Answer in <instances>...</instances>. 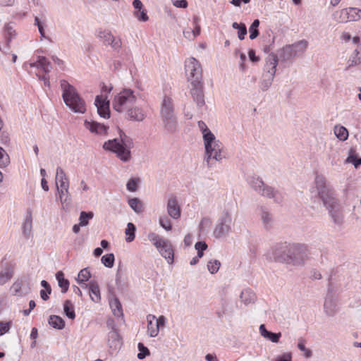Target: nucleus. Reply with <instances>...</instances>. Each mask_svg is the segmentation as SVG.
<instances>
[{
  "instance_id": "obj_33",
  "label": "nucleus",
  "mask_w": 361,
  "mask_h": 361,
  "mask_svg": "<svg viewBox=\"0 0 361 361\" xmlns=\"http://www.w3.org/2000/svg\"><path fill=\"white\" fill-rule=\"evenodd\" d=\"M49 324L54 329H63L65 326L64 320L59 316L51 315L49 319Z\"/></svg>"
},
{
  "instance_id": "obj_59",
  "label": "nucleus",
  "mask_w": 361,
  "mask_h": 361,
  "mask_svg": "<svg viewBox=\"0 0 361 361\" xmlns=\"http://www.w3.org/2000/svg\"><path fill=\"white\" fill-rule=\"evenodd\" d=\"M210 224H211V220L209 218H207V217L202 218L200 223V225H199L200 229L201 231H202L205 228L209 226Z\"/></svg>"
},
{
  "instance_id": "obj_11",
  "label": "nucleus",
  "mask_w": 361,
  "mask_h": 361,
  "mask_svg": "<svg viewBox=\"0 0 361 361\" xmlns=\"http://www.w3.org/2000/svg\"><path fill=\"white\" fill-rule=\"evenodd\" d=\"M308 42L305 39L296 42L294 44L285 46L281 51L280 56L283 61L302 55L307 49Z\"/></svg>"
},
{
  "instance_id": "obj_7",
  "label": "nucleus",
  "mask_w": 361,
  "mask_h": 361,
  "mask_svg": "<svg viewBox=\"0 0 361 361\" xmlns=\"http://www.w3.org/2000/svg\"><path fill=\"white\" fill-rule=\"evenodd\" d=\"M277 65V56L274 54H269L266 60L263 73L259 82V87L262 91H267L271 86L276 75Z\"/></svg>"
},
{
  "instance_id": "obj_54",
  "label": "nucleus",
  "mask_w": 361,
  "mask_h": 361,
  "mask_svg": "<svg viewBox=\"0 0 361 361\" xmlns=\"http://www.w3.org/2000/svg\"><path fill=\"white\" fill-rule=\"evenodd\" d=\"M159 224L166 231L171 230V220L167 216H161L159 218Z\"/></svg>"
},
{
  "instance_id": "obj_6",
  "label": "nucleus",
  "mask_w": 361,
  "mask_h": 361,
  "mask_svg": "<svg viewBox=\"0 0 361 361\" xmlns=\"http://www.w3.org/2000/svg\"><path fill=\"white\" fill-rule=\"evenodd\" d=\"M139 93L130 88H125L114 98L112 106L115 111L121 113L126 111L130 106L137 104Z\"/></svg>"
},
{
  "instance_id": "obj_26",
  "label": "nucleus",
  "mask_w": 361,
  "mask_h": 361,
  "mask_svg": "<svg viewBox=\"0 0 361 361\" xmlns=\"http://www.w3.org/2000/svg\"><path fill=\"white\" fill-rule=\"evenodd\" d=\"M156 317L153 314L147 316V331L150 337H156L159 331V328L155 322Z\"/></svg>"
},
{
  "instance_id": "obj_3",
  "label": "nucleus",
  "mask_w": 361,
  "mask_h": 361,
  "mask_svg": "<svg viewBox=\"0 0 361 361\" xmlns=\"http://www.w3.org/2000/svg\"><path fill=\"white\" fill-rule=\"evenodd\" d=\"M204 146V161L209 168L214 166V161L221 162L225 156L224 154V145L214 135L206 136L203 139Z\"/></svg>"
},
{
  "instance_id": "obj_63",
  "label": "nucleus",
  "mask_w": 361,
  "mask_h": 361,
  "mask_svg": "<svg viewBox=\"0 0 361 361\" xmlns=\"http://www.w3.org/2000/svg\"><path fill=\"white\" fill-rule=\"evenodd\" d=\"M155 322L158 327L160 329L161 327H163L165 325L166 317L163 315L160 316L159 318L156 317Z\"/></svg>"
},
{
  "instance_id": "obj_43",
  "label": "nucleus",
  "mask_w": 361,
  "mask_h": 361,
  "mask_svg": "<svg viewBox=\"0 0 361 361\" xmlns=\"http://www.w3.org/2000/svg\"><path fill=\"white\" fill-rule=\"evenodd\" d=\"M147 237L156 248L161 246V245L166 240V239H164L155 233H149Z\"/></svg>"
},
{
  "instance_id": "obj_35",
  "label": "nucleus",
  "mask_w": 361,
  "mask_h": 361,
  "mask_svg": "<svg viewBox=\"0 0 361 361\" xmlns=\"http://www.w3.org/2000/svg\"><path fill=\"white\" fill-rule=\"evenodd\" d=\"M345 163L353 164L355 169L361 165V158H358L355 151L353 149L349 150L348 157L345 159Z\"/></svg>"
},
{
  "instance_id": "obj_18",
  "label": "nucleus",
  "mask_w": 361,
  "mask_h": 361,
  "mask_svg": "<svg viewBox=\"0 0 361 361\" xmlns=\"http://www.w3.org/2000/svg\"><path fill=\"white\" fill-rule=\"evenodd\" d=\"M161 255L164 257L169 264L173 262V249L171 242L166 240L159 247H157Z\"/></svg>"
},
{
  "instance_id": "obj_29",
  "label": "nucleus",
  "mask_w": 361,
  "mask_h": 361,
  "mask_svg": "<svg viewBox=\"0 0 361 361\" xmlns=\"http://www.w3.org/2000/svg\"><path fill=\"white\" fill-rule=\"evenodd\" d=\"M240 298L245 305H249L255 302L256 296L255 293L250 289H245L241 292Z\"/></svg>"
},
{
  "instance_id": "obj_37",
  "label": "nucleus",
  "mask_w": 361,
  "mask_h": 361,
  "mask_svg": "<svg viewBox=\"0 0 361 361\" xmlns=\"http://www.w3.org/2000/svg\"><path fill=\"white\" fill-rule=\"evenodd\" d=\"M334 133L338 139L341 141H345L348 139V130L341 126H336L334 127Z\"/></svg>"
},
{
  "instance_id": "obj_8",
  "label": "nucleus",
  "mask_w": 361,
  "mask_h": 361,
  "mask_svg": "<svg viewBox=\"0 0 361 361\" xmlns=\"http://www.w3.org/2000/svg\"><path fill=\"white\" fill-rule=\"evenodd\" d=\"M309 257V250L304 244H289L286 263L293 266H302Z\"/></svg>"
},
{
  "instance_id": "obj_15",
  "label": "nucleus",
  "mask_w": 361,
  "mask_h": 361,
  "mask_svg": "<svg viewBox=\"0 0 361 361\" xmlns=\"http://www.w3.org/2000/svg\"><path fill=\"white\" fill-rule=\"evenodd\" d=\"M126 118L132 121H143L147 116V111L142 106L135 104L124 111Z\"/></svg>"
},
{
  "instance_id": "obj_53",
  "label": "nucleus",
  "mask_w": 361,
  "mask_h": 361,
  "mask_svg": "<svg viewBox=\"0 0 361 361\" xmlns=\"http://www.w3.org/2000/svg\"><path fill=\"white\" fill-rule=\"evenodd\" d=\"M298 348H299L300 350L305 353V356L306 357H310L312 355V352L307 348H306L305 345V341L303 338H300L298 339Z\"/></svg>"
},
{
  "instance_id": "obj_21",
  "label": "nucleus",
  "mask_w": 361,
  "mask_h": 361,
  "mask_svg": "<svg viewBox=\"0 0 361 361\" xmlns=\"http://www.w3.org/2000/svg\"><path fill=\"white\" fill-rule=\"evenodd\" d=\"M167 212L169 215L174 219L180 218V208L176 197H171L169 199L167 202Z\"/></svg>"
},
{
  "instance_id": "obj_51",
  "label": "nucleus",
  "mask_w": 361,
  "mask_h": 361,
  "mask_svg": "<svg viewBox=\"0 0 361 361\" xmlns=\"http://www.w3.org/2000/svg\"><path fill=\"white\" fill-rule=\"evenodd\" d=\"M138 350L140 352L137 354V358L140 360H142L145 358L146 356L149 355V349L147 347H145L142 343H138Z\"/></svg>"
},
{
  "instance_id": "obj_1",
  "label": "nucleus",
  "mask_w": 361,
  "mask_h": 361,
  "mask_svg": "<svg viewBox=\"0 0 361 361\" xmlns=\"http://www.w3.org/2000/svg\"><path fill=\"white\" fill-rule=\"evenodd\" d=\"M312 195L317 196L328 209L334 224L341 225L343 221V215L338 207V201L335 197L333 189L327 183L326 178L317 174L315 176L314 185L310 188Z\"/></svg>"
},
{
  "instance_id": "obj_36",
  "label": "nucleus",
  "mask_w": 361,
  "mask_h": 361,
  "mask_svg": "<svg viewBox=\"0 0 361 361\" xmlns=\"http://www.w3.org/2000/svg\"><path fill=\"white\" fill-rule=\"evenodd\" d=\"M56 190L59 194V197L62 204L71 201V194L69 192V188H59L56 187Z\"/></svg>"
},
{
  "instance_id": "obj_64",
  "label": "nucleus",
  "mask_w": 361,
  "mask_h": 361,
  "mask_svg": "<svg viewBox=\"0 0 361 361\" xmlns=\"http://www.w3.org/2000/svg\"><path fill=\"white\" fill-rule=\"evenodd\" d=\"M311 276L310 277L314 279V280H319L320 279H322V274H320V272L319 271H317V269H312L311 271Z\"/></svg>"
},
{
  "instance_id": "obj_56",
  "label": "nucleus",
  "mask_w": 361,
  "mask_h": 361,
  "mask_svg": "<svg viewBox=\"0 0 361 361\" xmlns=\"http://www.w3.org/2000/svg\"><path fill=\"white\" fill-rule=\"evenodd\" d=\"M23 286V281H16L11 286V290L16 295H22V289Z\"/></svg>"
},
{
  "instance_id": "obj_48",
  "label": "nucleus",
  "mask_w": 361,
  "mask_h": 361,
  "mask_svg": "<svg viewBox=\"0 0 361 361\" xmlns=\"http://www.w3.org/2000/svg\"><path fill=\"white\" fill-rule=\"evenodd\" d=\"M92 217H93V213L92 212H82L80 213V218H79L80 225H81V226H87L88 224V221L90 219H92Z\"/></svg>"
},
{
  "instance_id": "obj_17",
  "label": "nucleus",
  "mask_w": 361,
  "mask_h": 361,
  "mask_svg": "<svg viewBox=\"0 0 361 361\" xmlns=\"http://www.w3.org/2000/svg\"><path fill=\"white\" fill-rule=\"evenodd\" d=\"M84 126L92 133H94L98 135H106L107 130L109 129L108 126L94 121L85 120L84 122Z\"/></svg>"
},
{
  "instance_id": "obj_46",
  "label": "nucleus",
  "mask_w": 361,
  "mask_h": 361,
  "mask_svg": "<svg viewBox=\"0 0 361 361\" xmlns=\"http://www.w3.org/2000/svg\"><path fill=\"white\" fill-rule=\"evenodd\" d=\"M114 255L112 253L106 254L102 256L101 261L102 263L108 268H111L114 264Z\"/></svg>"
},
{
  "instance_id": "obj_20",
  "label": "nucleus",
  "mask_w": 361,
  "mask_h": 361,
  "mask_svg": "<svg viewBox=\"0 0 361 361\" xmlns=\"http://www.w3.org/2000/svg\"><path fill=\"white\" fill-rule=\"evenodd\" d=\"M31 68H37L48 73L52 69L51 63L45 56H37L36 60L30 63Z\"/></svg>"
},
{
  "instance_id": "obj_16",
  "label": "nucleus",
  "mask_w": 361,
  "mask_h": 361,
  "mask_svg": "<svg viewBox=\"0 0 361 361\" xmlns=\"http://www.w3.org/2000/svg\"><path fill=\"white\" fill-rule=\"evenodd\" d=\"M94 103L97 109V112L101 117L104 118L110 117L109 101L106 100V97L97 95Z\"/></svg>"
},
{
  "instance_id": "obj_45",
  "label": "nucleus",
  "mask_w": 361,
  "mask_h": 361,
  "mask_svg": "<svg viewBox=\"0 0 361 361\" xmlns=\"http://www.w3.org/2000/svg\"><path fill=\"white\" fill-rule=\"evenodd\" d=\"M13 276V271L10 268H7L0 272V285L5 284Z\"/></svg>"
},
{
  "instance_id": "obj_24",
  "label": "nucleus",
  "mask_w": 361,
  "mask_h": 361,
  "mask_svg": "<svg viewBox=\"0 0 361 361\" xmlns=\"http://www.w3.org/2000/svg\"><path fill=\"white\" fill-rule=\"evenodd\" d=\"M56 186L59 188H69V180L64 170L58 166L56 169Z\"/></svg>"
},
{
  "instance_id": "obj_12",
  "label": "nucleus",
  "mask_w": 361,
  "mask_h": 361,
  "mask_svg": "<svg viewBox=\"0 0 361 361\" xmlns=\"http://www.w3.org/2000/svg\"><path fill=\"white\" fill-rule=\"evenodd\" d=\"M107 326L111 329L108 333L107 345L111 353H116L122 345V338L115 329V324L113 320H109Z\"/></svg>"
},
{
  "instance_id": "obj_32",
  "label": "nucleus",
  "mask_w": 361,
  "mask_h": 361,
  "mask_svg": "<svg viewBox=\"0 0 361 361\" xmlns=\"http://www.w3.org/2000/svg\"><path fill=\"white\" fill-rule=\"evenodd\" d=\"M56 278L58 281L59 286L61 288L63 293H66L69 288V281L68 279L64 278V274L61 271H58L56 274Z\"/></svg>"
},
{
  "instance_id": "obj_58",
  "label": "nucleus",
  "mask_w": 361,
  "mask_h": 361,
  "mask_svg": "<svg viewBox=\"0 0 361 361\" xmlns=\"http://www.w3.org/2000/svg\"><path fill=\"white\" fill-rule=\"evenodd\" d=\"M193 20H194L195 28L192 31V35L193 36V38H195L197 36L200 35L201 27H200V25L198 24L199 18L197 17H195Z\"/></svg>"
},
{
  "instance_id": "obj_13",
  "label": "nucleus",
  "mask_w": 361,
  "mask_h": 361,
  "mask_svg": "<svg viewBox=\"0 0 361 361\" xmlns=\"http://www.w3.org/2000/svg\"><path fill=\"white\" fill-rule=\"evenodd\" d=\"M97 37L100 39L105 44L110 45L115 51H118L121 47V40L120 38L114 37L111 31L106 30H98Z\"/></svg>"
},
{
  "instance_id": "obj_14",
  "label": "nucleus",
  "mask_w": 361,
  "mask_h": 361,
  "mask_svg": "<svg viewBox=\"0 0 361 361\" xmlns=\"http://www.w3.org/2000/svg\"><path fill=\"white\" fill-rule=\"evenodd\" d=\"M288 247H289V244L286 243L275 245L269 251V255H271L269 258L276 262L286 263Z\"/></svg>"
},
{
  "instance_id": "obj_52",
  "label": "nucleus",
  "mask_w": 361,
  "mask_h": 361,
  "mask_svg": "<svg viewBox=\"0 0 361 361\" xmlns=\"http://www.w3.org/2000/svg\"><path fill=\"white\" fill-rule=\"evenodd\" d=\"M31 228H32V219L30 216H28L25 219L23 226V233L25 234V235H26V236L30 235V232H31Z\"/></svg>"
},
{
  "instance_id": "obj_49",
  "label": "nucleus",
  "mask_w": 361,
  "mask_h": 361,
  "mask_svg": "<svg viewBox=\"0 0 361 361\" xmlns=\"http://www.w3.org/2000/svg\"><path fill=\"white\" fill-rule=\"evenodd\" d=\"M198 128H200L202 134V138L204 139L206 136L209 135H214V133L207 128V125L202 121H200L198 122Z\"/></svg>"
},
{
  "instance_id": "obj_10",
  "label": "nucleus",
  "mask_w": 361,
  "mask_h": 361,
  "mask_svg": "<svg viewBox=\"0 0 361 361\" xmlns=\"http://www.w3.org/2000/svg\"><path fill=\"white\" fill-rule=\"evenodd\" d=\"M232 215L228 209H225L221 214L213 231L216 238H225L231 232Z\"/></svg>"
},
{
  "instance_id": "obj_27",
  "label": "nucleus",
  "mask_w": 361,
  "mask_h": 361,
  "mask_svg": "<svg viewBox=\"0 0 361 361\" xmlns=\"http://www.w3.org/2000/svg\"><path fill=\"white\" fill-rule=\"evenodd\" d=\"M259 333L264 338L271 341L273 343H278L280 337L281 336V334L279 333H273L267 330L264 324H261L259 328Z\"/></svg>"
},
{
  "instance_id": "obj_31",
  "label": "nucleus",
  "mask_w": 361,
  "mask_h": 361,
  "mask_svg": "<svg viewBox=\"0 0 361 361\" xmlns=\"http://www.w3.org/2000/svg\"><path fill=\"white\" fill-rule=\"evenodd\" d=\"M109 305L114 316L120 317L123 316L122 305L117 298H114L109 301Z\"/></svg>"
},
{
  "instance_id": "obj_44",
  "label": "nucleus",
  "mask_w": 361,
  "mask_h": 361,
  "mask_svg": "<svg viewBox=\"0 0 361 361\" xmlns=\"http://www.w3.org/2000/svg\"><path fill=\"white\" fill-rule=\"evenodd\" d=\"M259 25V20H255L249 27L250 39H254L259 35L258 27Z\"/></svg>"
},
{
  "instance_id": "obj_5",
  "label": "nucleus",
  "mask_w": 361,
  "mask_h": 361,
  "mask_svg": "<svg viewBox=\"0 0 361 361\" xmlns=\"http://www.w3.org/2000/svg\"><path fill=\"white\" fill-rule=\"evenodd\" d=\"M133 147L132 140L124 135H121V139L115 138L105 142L103 148L116 154L118 158L124 162H128L131 159L130 149Z\"/></svg>"
},
{
  "instance_id": "obj_61",
  "label": "nucleus",
  "mask_w": 361,
  "mask_h": 361,
  "mask_svg": "<svg viewBox=\"0 0 361 361\" xmlns=\"http://www.w3.org/2000/svg\"><path fill=\"white\" fill-rule=\"evenodd\" d=\"M276 361H292V355L290 353H285L279 356Z\"/></svg>"
},
{
  "instance_id": "obj_38",
  "label": "nucleus",
  "mask_w": 361,
  "mask_h": 361,
  "mask_svg": "<svg viewBox=\"0 0 361 361\" xmlns=\"http://www.w3.org/2000/svg\"><path fill=\"white\" fill-rule=\"evenodd\" d=\"M348 21H357L361 18V10L357 8H348Z\"/></svg>"
},
{
  "instance_id": "obj_41",
  "label": "nucleus",
  "mask_w": 361,
  "mask_h": 361,
  "mask_svg": "<svg viewBox=\"0 0 361 361\" xmlns=\"http://www.w3.org/2000/svg\"><path fill=\"white\" fill-rule=\"evenodd\" d=\"M135 229H136L135 226L133 223L129 222L127 224V228L125 231V233L126 235V242L130 243L133 240H134L135 237Z\"/></svg>"
},
{
  "instance_id": "obj_28",
  "label": "nucleus",
  "mask_w": 361,
  "mask_h": 361,
  "mask_svg": "<svg viewBox=\"0 0 361 361\" xmlns=\"http://www.w3.org/2000/svg\"><path fill=\"white\" fill-rule=\"evenodd\" d=\"M164 130L166 133H174L178 130V118H171L161 121Z\"/></svg>"
},
{
  "instance_id": "obj_30",
  "label": "nucleus",
  "mask_w": 361,
  "mask_h": 361,
  "mask_svg": "<svg viewBox=\"0 0 361 361\" xmlns=\"http://www.w3.org/2000/svg\"><path fill=\"white\" fill-rule=\"evenodd\" d=\"M174 112L172 99L169 97H164L161 104L160 115Z\"/></svg>"
},
{
  "instance_id": "obj_2",
  "label": "nucleus",
  "mask_w": 361,
  "mask_h": 361,
  "mask_svg": "<svg viewBox=\"0 0 361 361\" xmlns=\"http://www.w3.org/2000/svg\"><path fill=\"white\" fill-rule=\"evenodd\" d=\"M185 68L190 94L197 107L201 108L205 104L202 66L196 59L190 57L185 61Z\"/></svg>"
},
{
  "instance_id": "obj_40",
  "label": "nucleus",
  "mask_w": 361,
  "mask_h": 361,
  "mask_svg": "<svg viewBox=\"0 0 361 361\" xmlns=\"http://www.w3.org/2000/svg\"><path fill=\"white\" fill-rule=\"evenodd\" d=\"M128 205L136 213L139 214L142 212V205L141 201L136 197L128 200Z\"/></svg>"
},
{
  "instance_id": "obj_60",
  "label": "nucleus",
  "mask_w": 361,
  "mask_h": 361,
  "mask_svg": "<svg viewBox=\"0 0 361 361\" xmlns=\"http://www.w3.org/2000/svg\"><path fill=\"white\" fill-rule=\"evenodd\" d=\"M238 34L240 40L244 39L245 35L247 34V28L245 24H242V26L238 29Z\"/></svg>"
},
{
  "instance_id": "obj_9",
  "label": "nucleus",
  "mask_w": 361,
  "mask_h": 361,
  "mask_svg": "<svg viewBox=\"0 0 361 361\" xmlns=\"http://www.w3.org/2000/svg\"><path fill=\"white\" fill-rule=\"evenodd\" d=\"M248 184L257 193L263 197L273 199L276 202H279L282 200L279 191L266 185L259 176H250L248 178Z\"/></svg>"
},
{
  "instance_id": "obj_25",
  "label": "nucleus",
  "mask_w": 361,
  "mask_h": 361,
  "mask_svg": "<svg viewBox=\"0 0 361 361\" xmlns=\"http://www.w3.org/2000/svg\"><path fill=\"white\" fill-rule=\"evenodd\" d=\"M361 64V42L357 44L356 48L350 54L348 61V68Z\"/></svg>"
},
{
  "instance_id": "obj_50",
  "label": "nucleus",
  "mask_w": 361,
  "mask_h": 361,
  "mask_svg": "<svg viewBox=\"0 0 361 361\" xmlns=\"http://www.w3.org/2000/svg\"><path fill=\"white\" fill-rule=\"evenodd\" d=\"M134 16L137 18L139 21L146 22L149 20V17L147 13V10L145 8H142L139 11H134Z\"/></svg>"
},
{
  "instance_id": "obj_62",
  "label": "nucleus",
  "mask_w": 361,
  "mask_h": 361,
  "mask_svg": "<svg viewBox=\"0 0 361 361\" xmlns=\"http://www.w3.org/2000/svg\"><path fill=\"white\" fill-rule=\"evenodd\" d=\"M173 6L177 8H185L188 6V1L186 0H176L173 1Z\"/></svg>"
},
{
  "instance_id": "obj_55",
  "label": "nucleus",
  "mask_w": 361,
  "mask_h": 361,
  "mask_svg": "<svg viewBox=\"0 0 361 361\" xmlns=\"http://www.w3.org/2000/svg\"><path fill=\"white\" fill-rule=\"evenodd\" d=\"M139 181V178L130 179L126 185L128 190H129L130 192H135L137 190V184Z\"/></svg>"
},
{
  "instance_id": "obj_34",
  "label": "nucleus",
  "mask_w": 361,
  "mask_h": 361,
  "mask_svg": "<svg viewBox=\"0 0 361 361\" xmlns=\"http://www.w3.org/2000/svg\"><path fill=\"white\" fill-rule=\"evenodd\" d=\"M333 18L335 21L339 23H343L348 22V11L347 8H343L339 11H336L333 14Z\"/></svg>"
},
{
  "instance_id": "obj_39",
  "label": "nucleus",
  "mask_w": 361,
  "mask_h": 361,
  "mask_svg": "<svg viewBox=\"0 0 361 361\" xmlns=\"http://www.w3.org/2000/svg\"><path fill=\"white\" fill-rule=\"evenodd\" d=\"M91 277L90 271L88 270V268H85L80 270L78 274V278L76 281L79 284H86L87 282Z\"/></svg>"
},
{
  "instance_id": "obj_22",
  "label": "nucleus",
  "mask_w": 361,
  "mask_h": 361,
  "mask_svg": "<svg viewBox=\"0 0 361 361\" xmlns=\"http://www.w3.org/2000/svg\"><path fill=\"white\" fill-rule=\"evenodd\" d=\"M85 288H88L91 300L94 302H99L101 300V293L99 286L97 281H91L88 284H85Z\"/></svg>"
},
{
  "instance_id": "obj_57",
  "label": "nucleus",
  "mask_w": 361,
  "mask_h": 361,
  "mask_svg": "<svg viewBox=\"0 0 361 361\" xmlns=\"http://www.w3.org/2000/svg\"><path fill=\"white\" fill-rule=\"evenodd\" d=\"M11 322H0V336L8 332L11 329Z\"/></svg>"
},
{
  "instance_id": "obj_4",
  "label": "nucleus",
  "mask_w": 361,
  "mask_h": 361,
  "mask_svg": "<svg viewBox=\"0 0 361 361\" xmlns=\"http://www.w3.org/2000/svg\"><path fill=\"white\" fill-rule=\"evenodd\" d=\"M60 85L66 105L75 113L84 114L86 111L85 102L78 94L76 89L66 80H61Z\"/></svg>"
},
{
  "instance_id": "obj_42",
  "label": "nucleus",
  "mask_w": 361,
  "mask_h": 361,
  "mask_svg": "<svg viewBox=\"0 0 361 361\" xmlns=\"http://www.w3.org/2000/svg\"><path fill=\"white\" fill-rule=\"evenodd\" d=\"M63 310L66 315L71 319H74L75 317V311L73 306L70 300H66L63 305Z\"/></svg>"
},
{
  "instance_id": "obj_47",
  "label": "nucleus",
  "mask_w": 361,
  "mask_h": 361,
  "mask_svg": "<svg viewBox=\"0 0 361 361\" xmlns=\"http://www.w3.org/2000/svg\"><path fill=\"white\" fill-rule=\"evenodd\" d=\"M221 266V262L217 259H211L207 263V269L209 271L214 274L216 273Z\"/></svg>"
},
{
  "instance_id": "obj_19",
  "label": "nucleus",
  "mask_w": 361,
  "mask_h": 361,
  "mask_svg": "<svg viewBox=\"0 0 361 361\" xmlns=\"http://www.w3.org/2000/svg\"><path fill=\"white\" fill-rule=\"evenodd\" d=\"M338 307L336 298L332 295H328L324 300V311L328 317H334L337 312Z\"/></svg>"
},
{
  "instance_id": "obj_23",
  "label": "nucleus",
  "mask_w": 361,
  "mask_h": 361,
  "mask_svg": "<svg viewBox=\"0 0 361 361\" xmlns=\"http://www.w3.org/2000/svg\"><path fill=\"white\" fill-rule=\"evenodd\" d=\"M260 219L265 230H271L274 224L273 215L266 209L262 208L260 213Z\"/></svg>"
}]
</instances>
